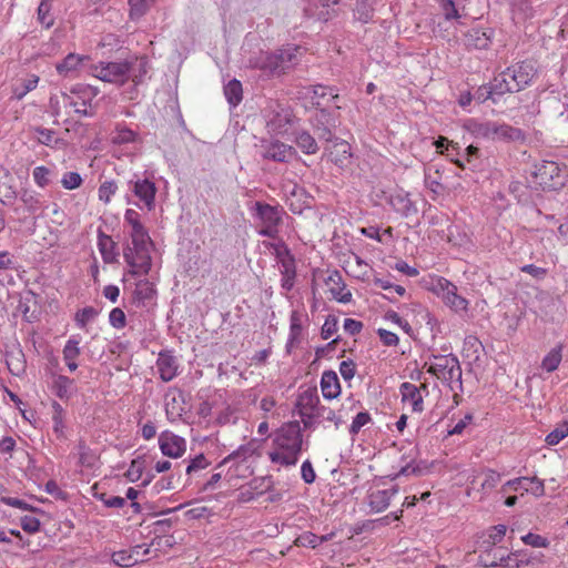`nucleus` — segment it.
<instances>
[{
	"mask_svg": "<svg viewBox=\"0 0 568 568\" xmlns=\"http://www.w3.org/2000/svg\"><path fill=\"white\" fill-rule=\"evenodd\" d=\"M459 144H435L437 152L446 155L452 162L464 169L466 162L477 156L478 149L474 144H467L464 152H459Z\"/></svg>",
	"mask_w": 568,
	"mask_h": 568,
	"instance_id": "dca6fc26",
	"label": "nucleus"
},
{
	"mask_svg": "<svg viewBox=\"0 0 568 568\" xmlns=\"http://www.w3.org/2000/svg\"><path fill=\"white\" fill-rule=\"evenodd\" d=\"M344 268L349 275L361 282H367L373 271L372 266L366 261L354 253L345 261Z\"/></svg>",
	"mask_w": 568,
	"mask_h": 568,
	"instance_id": "aec40b11",
	"label": "nucleus"
},
{
	"mask_svg": "<svg viewBox=\"0 0 568 568\" xmlns=\"http://www.w3.org/2000/svg\"><path fill=\"white\" fill-rule=\"evenodd\" d=\"M77 449L80 466L92 469L98 465V455L83 440L79 442Z\"/></svg>",
	"mask_w": 568,
	"mask_h": 568,
	"instance_id": "c9c22d12",
	"label": "nucleus"
},
{
	"mask_svg": "<svg viewBox=\"0 0 568 568\" xmlns=\"http://www.w3.org/2000/svg\"><path fill=\"white\" fill-rule=\"evenodd\" d=\"M337 318L335 316H328L321 331V335L323 339H328L337 332Z\"/></svg>",
	"mask_w": 568,
	"mask_h": 568,
	"instance_id": "69168bd1",
	"label": "nucleus"
},
{
	"mask_svg": "<svg viewBox=\"0 0 568 568\" xmlns=\"http://www.w3.org/2000/svg\"><path fill=\"white\" fill-rule=\"evenodd\" d=\"M325 285L327 286L333 300L343 304L352 302V292L347 290L342 274L338 271H333L327 275Z\"/></svg>",
	"mask_w": 568,
	"mask_h": 568,
	"instance_id": "a211bd4d",
	"label": "nucleus"
},
{
	"mask_svg": "<svg viewBox=\"0 0 568 568\" xmlns=\"http://www.w3.org/2000/svg\"><path fill=\"white\" fill-rule=\"evenodd\" d=\"M130 68V78L135 84L143 83L151 69L148 58L141 57L128 61Z\"/></svg>",
	"mask_w": 568,
	"mask_h": 568,
	"instance_id": "c85d7f7f",
	"label": "nucleus"
},
{
	"mask_svg": "<svg viewBox=\"0 0 568 568\" xmlns=\"http://www.w3.org/2000/svg\"><path fill=\"white\" fill-rule=\"evenodd\" d=\"M242 92V84L237 80H232L224 87V94L232 105H237L241 102Z\"/></svg>",
	"mask_w": 568,
	"mask_h": 568,
	"instance_id": "c03bdc74",
	"label": "nucleus"
},
{
	"mask_svg": "<svg viewBox=\"0 0 568 568\" xmlns=\"http://www.w3.org/2000/svg\"><path fill=\"white\" fill-rule=\"evenodd\" d=\"M561 345L550 349L541 362V367L548 373L556 371L561 362Z\"/></svg>",
	"mask_w": 568,
	"mask_h": 568,
	"instance_id": "79ce46f5",
	"label": "nucleus"
},
{
	"mask_svg": "<svg viewBox=\"0 0 568 568\" xmlns=\"http://www.w3.org/2000/svg\"><path fill=\"white\" fill-rule=\"evenodd\" d=\"M462 129L464 140H507L518 141L521 139V131L507 124L497 122H480L475 119L464 121Z\"/></svg>",
	"mask_w": 568,
	"mask_h": 568,
	"instance_id": "7ed1b4c3",
	"label": "nucleus"
},
{
	"mask_svg": "<svg viewBox=\"0 0 568 568\" xmlns=\"http://www.w3.org/2000/svg\"><path fill=\"white\" fill-rule=\"evenodd\" d=\"M399 393L402 396V402L409 403L412 406V410L415 413H422L424 410V398L420 392L415 384L405 382L399 386Z\"/></svg>",
	"mask_w": 568,
	"mask_h": 568,
	"instance_id": "4be33fe9",
	"label": "nucleus"
},
{
	"mask_svg": "<svg viewBox=\"0 0 568 568\" xmlns=\"http://www.w3.org/2000/svg\"><path fill=\"white\" fill-rule=\"evenodd\" d=\"M320 403L316 388H307L298 395L296 406L305 427H310L313 424L314 412Z\"/></svg>",
	"mask_w": 568,
	"mask_h": 568,
	"instance_id": "ddd939ff",
	"label": "nucleus"
},
{
	"mask_svg": "<svg viewBox=\"0 0 568 568\" xmlns=\"http://www.w3.org/2000/svg\"><path fill=\"white\" fill-rule=\"evenodd\" d=\"M313 134L303 133L302 142H315L316 140L331 142L333 139L332 129L336 128V119L325 109L315 112L312 119Z\"/></svg>",
	"mask_w": 568,
	"mask_h": 568,
	"instance_id": "9b49d317",
	"label": "nucleus"
},
{
	"mask_svg": "<svg viewBox=\"0 0 568 568\" xmlns=\"http://www.w3.org/2000/svg\"><path fill=\"white\" fill-rule=\"evenodd\" d=\"M263 155L277 162H288L295 156V150L290 144H267Z\"/></svg>",
	"mask_w": 568,
	"mask_h": 568,
	"instance_id": "7c9ffc66",
	"label": "nucleus"
},
{
	"mask_svg": "<svg viewBox=\"0 0 568 568\" xmlns=\"http://www.w3.org/2000/svg\"><path fill=\"white\" fill-rule=\"evenodd\" d=\"M312 99L314 100V104L321 105V100L325 98H332L336 99L338 94L335 92V90L331 87L325 85H315L312 88Z\"/></svg>",
	"mask_w": 568,
	"mask_h": 568,
	"instance_id": "603ef678",
	"label": "nucleus"
},
{
	"mask_svg": "<svg viewBox=\"0 0 568 568\" xmlns=\"http://www.w3.org/2000/svg\"><path fill=\"white\" fill-rule=\"evenodd\" d=\"M425 287L439 297L443 303L453 312L466 313L469 308V301L458 294L457 286L449 280L439 275H428L425 280Z\"/></svg>",
	"mask_w": 568,
	"mask_h": 568,
	"instance_id": "39448f33",
	"label": "nucleus"
},
{
	"mask_svg": "<svg viewBox=\"0 0 568 568\" xmlns=\"http://www.w3.org/2000/svg\"><path fill=\"white\" fill-rule=\"evenodd\" d=\"M118 190V185L114 181H105L103 182L98 191L99 200L109 203L111 197L115 194Z\"/></svg>",
	"mask_w": 568,
	"mask_h": 568,
	"instance_id": "4d7b16f0",
	"label": "nucleus"
},
{
	"mask_svg": "<svg viewBox=\"0 0 568 568\" xmlns=\"http://www.w3.org/2000/svg\"><path fill=\"white\" fill-rule=\"evenodd\" d=\"M153 244H128L123 257L132 276L148 275L152 267L151 250Z\"/></svg>",
	"mask_w": 568,
	"mask_h": 568,
	"instance_id": "6e6552de",
	"label": "nucleus"
},
{
	"mask_svg": "<svg viewBox=\"0 0 568 568\" xmlns=\"http://www.w3.org/2000/svg\"><path fill=\"white\" fill-rule=\"evenodd\" d=\"M150 554V546L148 545H136L130 549H122L119 551H114L112 554V562L115 566L122 568L132 567L140 561H143V558Z\"/></svg>",
	"mask_w": 568,
	"mask_h": 568,
	"instance_id": "2eb2a0df",
	"label": "nucleus"
},
{
	"mask_svg": "<svg viewBox=\"0 0 568 568\" xmlns=\"http://www.w3.org/2000/svg\"><path fill=\"white\" fill-rule=\"evenodd\" d=\"M90 73L103 82L123 85L130 78V68L128 61H102L91 65Z\"/></svg>",
	"mask_w": 568,
	"mask_h": 568,
	"instance_id": "9d476101",
	"label": "nucleus"
},
{
	"mask_svg": "<svg viewBox=\"0 0 568 568\" xmlns=\"http://www.w3.org/2000/svg\"><path fill=\"white\" fill-rule=\"evenodd\" d=\"M438 1L446 20L458 19L460 17L458 11V6L460 4L459 2H455V0Z\"/></svg>",
	"mask_w": 568,
	"mask_h": 568,
	"instance_id": "6e6d98bb",
	"label": "nucleus"
},
{
	"mask_svg": "<svg viewBox=\"0 0 568 568\" xmlns=\"http://www.w3.org/2000/svg\"><path fill=\"white\" fill-rule=\"evenodd\" d=\"M161 453L170 458H180L186 452V440L171 430H164L159 436Z\"/></svg>",
	"mask_w": 568,
	"mask_h": 568,
	"instance_id": "4468645a",
	"label": "nucleus"
},
{
	"mask_svg": "<svg viewBox=\"0 0 568 568\" xmlns=\"http://www.w3.org/2000/svg\"><path fill=\"white\" fill-rule=\"evenodd\" d=\"M61 184L67 190H75L81 186L82 178L77 172H65L61 179Z\"/></svg>",
	"mask_w": 568,
	"mask_h": 568,
	"instance_id": "052dcab7",
	"label": "nucleus"
},
{
	"mask_svg": "<svg viewBox=\"0 0 568 568\" xmlns=\"http://www.w3.org/2000/svg\"><path fill=\"white\" fill-rule=\"evenodd\" d=\"M339 0H316L314 3L310 4V7L305 8V14L310 18H316L322 21H327L331 17V7L332 12H335L334 7L338 4Z\"/></svg>",
	"mask_w": 568,
	"mask_h": 568,
	"instance_id": "393cba45",
	"label": "nucleus"
},
{
	"mask_svg": "<svg viewBox=\"0 0 568 568\" xmlns=\"http://www.w3.org/2000/svg\"><path fill=\"white\" fill-rule=\"evenodd\" d=\"M143 471L144 460L142 458H136L131 462L128 470L124 473V476L129 481L135 483L141 479Z\"/></svg>",
	"mask_w": 568,
	"mask_h": 568,
	"instance_id": "8fccbe9b",
	"label": "nucleus"
},
{
	"mask_svg": "<svg viewBox=\"0 0 568 568\" xmlns=\"http://www.w3.org/2000/svg\"><path fill=\"white\" fill-rule=\"evenodd\" d=\"M351 156L349 144H333L328 152L329 160L341 168L349 163Z\"/></svg>",
	"mask_w": 568,
	"mask_h": 568,
	"instance_id": "e433bc0d",
	"label": "nucleus"
},
{
	"mask_svg": "<svg viewBox=\"0 0 568 568\" xmlns=\"http://www.w3.org/2000/svg\"><path fill=\"white\" fill-rule=\"evenodd\" d=\"M535 75L536 69L530 61L517 62L495 77L490 87L484 89L486 98L519 92L530 85Z\"/></svg>",
	"mask_w": 568,
	"mask_h": 568,
	"instance_id": "f03ea898",
	"label": "nucleus"
},
{
	"mask_svg": "<svg viewBox=\"0 0 568 568\" xmlns=\"http://www.w3.org/2000/svg\"><path fill=\"white\" fill-rule=\"evenodd\" d=\"M52 408V429L58 439L67 438V427L64 423L65 412L64 408L58 403L53 402L51 404Z\"/></svg>",
	"mask_w": 568,
	"mask_h": 568,
	"instance_id": "72a5a7b5",
	"label": "nucleus"
},
{
	"mask_svg": "<svg viewBox=\"0 0 568 568\" xmlns=\"http://www.w3.org/2000/svg\"><path fill=\"white\" fill-rule=\"evenodd\" d=\"M210 466V462L206 459V457L203 454H200L195 456L193 459H191L190 464L186 467V474H192L194 471H199L202 469H205Z\"/></svg>",
	"mask_w": 568,
	"mask_h": 568,
	"instance_id": "0e129e2a",
	"label": "nucleus"
},
{
	"mask_svg": "<svg viewBox=\"0 0 568 568\" xmlns=\"http://www.w3.org/2000/svg\"><path fill=\"white\" fill-rule=\"evenodd\" d=\"M302 54L297 45H286L275 52H261L251 59L253 68L261 70L266 75H278L291 69Z\"/></svg>",
	"mask_w": 568,
	"mask_h": 568,
	"instance_id": "20e7f679",
	"label": "nucleus"
},
{
	"mask_svg": "<svg viewBox=\"0 0 568 568\" xmlns=\"http://www.w3.org/2000/svg\"><path fill=\"white\" fill-rule=\"evenodd\" d=\"M398 489L392 487L388 489L375 490L369 495V506L376 513L384 511L390 504L392 498L397 494Z\"/></svg>",
	"mask_w": 568,
	"mask_h": 568,
	"instance_id": "cd10ccee",
	"label": "nucleus"
},
{
	"mask_svg": "<svg viewBox=\"0 0 568 568\" xmlns=\"http://www.w3.org/2000/svg\"><path fill=\"white\" fill-rule=\"evenodd\" d=\"M493 31L490 29L471 28L464 37V43L469 49H487L491 43Z\"/></svg>",
	"mask_w": 568,
	"mask_h": 568,
	"instance_id": "412c9836",
	"label": "nucleus"
},
{
	"mask_svg": "<svg viewBox=\"0 0 568 568\" xmlns=\"http://www.w3.org/2000/svg\"><path fill=\"white\" fill-rule=\"evenodd\" d=\"M267 131L274 135L285 134L292 126L293 115L290 108L277 102L270 101L264 109Z\"/></svg>",
	"mask_w": 568,
	"mask_h": 568,
	"instance_id": "1a4fd4ad",
	"label": "nucleus"
},
{
	"mask_svg": "<svg viewBox=\"0 0 568 568\" xmlns=\"http://www.w3.org/2000/svg\"><path fill=\"white\" fill-rule=\"evenodd\" d=\"M528 481V477H519L511 480H508L503 486V491L514 490V491H521V494L529 491V488L525 486V484Z\"/></svg>",
	"mask_w": 568,
	"mask_h": 568,
	"instance_id": "e2e57ef3",
	"label": "nucleus"
},
{
	"mask_svg": "<svg viewBox=\"0 0 568 568\" xmlns=\"http://www.w3.org/2000/svg\"><path fill=\"white\" fill-rule=\"evenodd\" d=\"M303 429L300 422L284 423L273 434L267 456L272 464L290 468L297 464L303 449Z\"/></svg>",
	"mask_w": 568,
	"mask_h": 568,
	"instance_id": "f257e3e1",
	"label": "nucleus"
},
{
	"mask_svg": "<svg viewBox=\"0 0 568 568\" xmlns=\"http://www.w3.org/2000/svg\"><path fill=\"white\" fill-rule=\"evenodd\" d=\"M98 248L104 263L112 264L118 261L116 243L110 235L101 231L98 233Z\"/></svg>",
	"mask_w": 568,
	"mask_h": 568,
	"instance_id": "b1692460",
	"label": "nucleus"
},
{
	"mask_svg": "<svg viewBox=\"0 0 568 568\" xmlns=\"http://www.w3.org/2000/svg\"><path fill=\"white\" fill-rule=\"evenodd\" d=\"M427 373L434 375L453 388L454 383L462 384V368L458 358L454 354L433 355L429 363H425Z\"/></svg>",
	"mask_w": 568,
	"mask_h": 568,
	"instance_id": "423d86ee",
	"label": "nucleus"
},
{
	"mask_svg": "<svg viewBox=\"0 0 568 568\" xmlns=\"http://www.w3.org/2000/svg\"><path fill=\"white\" fill-rule=\"evenodd\" d=\"M38 83L39 77L36 74H30L27 78L22 79L20 83L16 84L13 88L14 98L21 100L27 93L34 90Z\"/></svg>",
	"mask_w": 568,
	"mask_h": 568,
	"instance_id": "ea45409f",
	"label": "nucleus"
},
{
	"mask_svg": "<svg viewBox=\"0 0 568 568\" xmlns=\"http://www.w3.org/2000/svg\"><path fill=\"white\" fill-rule=\"evenodd\" d=\"M80 341L75 337H70L62 351L63 361L70 372H74L78 368L77 359L81 354Z\"/></svg>",
	"mask_w": 568,
	"mask_h": 568,
	"instance_id": "2f4dec72",
	"label": "nucleus"
},
{
	"mask_svg": "<svg viewBox=\"0 0 568 568\" xmlns=\"http://www.w3.org/2000/svg\"><path fill=\"white\" fill-rule=\"evenodd\" d=\"M314 420H326L338 426L341 418L336 415L335 410L324 406L320 403L316 410L314 412Z\"/></svg>",
	"mask_w": 568,
	"mask_h": 568,
	"instance_id": "09e8293b",
	"label": "nucleus"
},
{
	"mask_svg": "<svg viewBox=\"0 0 568 568\" xmlns=\"http://www.w3.org/2000/svg\"><path fill=\"white\" fill-rule=\"evenodd\" d=\"M568 436V422L565 420L559 424L552 432H550L545 442L548 446H555Z\"/></svg>",
	"mask_w": 568,
	"mask_h": 568,
	"instance_id": "de8ad7c7",
	"label": "nucleus"
},
{
	"mask_svg": "<svg viewBox=\"0 0 568 568\" xmlns=\"http://www.w3.org/2000/svg\"><path fill=\"white\" fill-rule=\"evenodd\" d=\"M87 59L74 53L68 54L62 62L57 64V71L59 74L67 75L69 72L74 71L78 67Z\"/></svg>",
	"mask_w": 568,
	"mask_h": 568,
	"instance_id": "a19ab883",
	"label": "nucleus"
},
{
	"mask_svg": "<svg viewBox=\"0 0 568 568\" xmlns=\"http://www.w3.org/2000/svg\"><path fill=\"white\" fill-rule=\"evenodd\" d=\"M155 0H129L130 18L135 20L143 17Z\"/></svg>",
	"mask_w": 568,
	"mask_h": 568,
	"instance_id": "a18cd8bd",
	"label": "nucleus"
},
{
	"mask_svg": "<svg viewBox=\"0 0 568 568\" xmlns=\"http://www.w3.org/2000/svg\"><path fill=\"white\" fill-rule=\"evenodd\" d=\"M507 560H509V558H504V555H499L498 550L495 549L485 550L479 555V564L485 568H519V562L509 564Z\"/></svg>",
	"mask_w": 568,
	"mask_h": 568,
	"instance_id": "bb28decb",
	"label": "nucleus"
},
{
	"mask_svg": "<svg viewBox=\"0 0 568 568\" xmlns=\"http://www.w3.org/2000/svg\"><path fill=\"white\" fill-rule=\"evenodd\" d=\"M110 325L116 329H122L126 325V316L122 308L115 307L109 314Z\"/></svg>",
	"mask_w": 568,
	"mask_h": 568,
	"instance_id": "bf43d9fd",
	"label": "nucleus"
},
{
	"mask_svg": "<svg viewBox=\"0 0 568 568\" xmlns=\"http://www.w3.org/2000/svg\"><path fill=\"white\" fill-rule=\"evenodd\" d=\"M114 133L115 135L112 136L111 142H134L138 139L134 130L125 124H116Z\"/></svg>",
	"mask_w": 568,
	"mask_h": 568,
	"instance_id": "49530a36",
	"label": "nucleus"
},
{
	"mask_svg": "<svg viewBox=\"0 0 568 568\" xmlns=\"http://www.w3.org/2000/svg\"><path fill=\"white\" fill-rule=\"evenodd\" d=\"M63 104L65 108H71L75 113L87 115V102L84 100L78 101L73 95L63 93L62 94Z\"/></svg>",
	"mask_w": 568,
	"mask_h": 568,
	"instance_id": "864d4df0",
	"label": "nucleus"
},
{
	"mask_svg": "<svg viewBox=\"0 0 568 568\" xmlns=\"http://www.w3.org/2000/svg\"><path fill=\"white\" fill-rule=\"evenodd\" d=\"M521 540L524 544L532 547L546 548L549 545L548 540L545 537L532 532L523 536Z\"/></svg>",
	"mask_w": 568,
	"mask_h": 568,
	"instance_id": "774afa93",
	"label": "nucleus"
},
{
	"mask_svg": "<svg viewBox=\"0 0 568 568\" xmlns=\"http://www.w3.org/2000/svg\"><path fill=\"white\" fill-rule=\"evenodd\" d=\"M33 180L40 187H45L50 183L51 171L41 165L36 166L32 172Z\"/></svg>",
	"mask_w": 568,
	"mask_h": 568,
	"instance_id": "13d9d810",
	"label": "nucleus"
},
{
	"mask_svg": "<svg viewBox=\"0 0 568 568\" xmlns=\"http://www.w3.org/2000/svg\"><path fill=\"white\" fill-rule=\"evenodd\" d=\"M185 413L182 393H168L165 396V414L170 422H175Z\"/></svg>",
	"mask_w": 568,
	"mask_h": 568,
	"instance_id": "a878e982",
	"label": "nucleus"
},
{
	"mask_svg": "<svg viewBox=\"0 0 568 568\" xmlns=\"http://www.w3.org/2000/svg\"><path fill=\"white\" fill-rule=\"evenodd\" d=\"M21 528L28 534H34L40 530V521L33 516H23L20 519Z\"/></svg>",
	"mask_w": 568,
	"mask_h": 568,
	"instance_id": "338daca9",
	"label": "nucleus"
},
{
	"mask_svg": "<svg viewBox=\"0 0 568 568\" xmlns=\"http://www.w3.org/2000/svg\"><path fill=\"white\" fill-rule=\"evenodd\" d=\"M73 381L64 375H59L54 378L52 392L60 399H69L72 394Z\"/></svg>",
	"mask_w": 568,
	"mask_h": 568,
	"instance_id": "4c0bfd02",
	"label": "nucleus"
},
{
	"mask_svg": "<svg viewBox=\"0 0 568 568\" xmlns=\"http://www.w3.org/2000/svg\"><path fill=\"white\" fill-rule=\"evenodd\" d=\"M51 0H42L38 7L37 19L45 28L53 24V18L50 16Z\"/></svg>",
	"mask_w": 568,
	"mask_h": 568,
	"instance_id": "3c124183",
	"label": "nucleus"
},
{
	"mask_svg": "<svg viewBox=\"0 0 568 568\" xmlns=\"http://www.w3.org/2000/svg\"><path fill=\"white\" fill-rule=\"evenodd\" d=\"M98 315V312L92 306H87L75 314V323L80 328H84L87 324Z\"/></svg>",
	"mask_w": 568,
	"mask_h": 568,
	"instance_id": "5fc2aeb1",
	"label": "nucleus"
},
{
	"mask_svg": "<svg viewBox=\"0 0 568 568\" xmlns=\"http://www.w3.org/2000/svg\"><path fill=\"white\" fill-rule=\"evenodd\" d=\"M257 217L261 222L258 234L271 239H276L278 225L282 222L281 211L270 204L255 203Z\"/></svg>",
	"mask_w": 568,
	"mask_h": 568,
	"instance_id": "f8f14e48",
	"label": "nucleus"
},
{
	"mask_svg": "<svg viewBox=\"0 0 568 568\" xmlns=\"http://www.w3.org/2000/svg\"><path fill=\"white\" fill-rule=\"evenodd\" d=\"M155 185L149 180L138 181L134 184V194L144 202L149 210L154 205Z\"/></svg>",
	"mask_w": 568,
	"mask_h": 568,
	"instance_id": "473e14b6",
	"label": "nucleus"
},
{
	"mask_svg": "<svg viewBox=\"0 0 568 568\" xmlns=\"http://www.w3.org/2000/svg\"><path fill=\"white\" fill-rule=\"evenodd\" d=\"M124 223L130 227L129 235L148 232L141 221L140 213L133 209H128L125 211Z\"/></svg>",
	"mask_w": 568,
	"mask_h": 568,
	"instance_id": "58836bf2",
	"label": "nucleus"
},
{
	"mask_svg": "<svg viewBox=\"0 0 568 568\" xmlns=\"http://www.w3.org/2000/svg\"><path fill=\"white\" fill-rule=\"evenodd\" d=\"M133 300L138 303H144L152 300L156 295L155 286L146 278L139 280L133 290Z\"/></svg>",
	"mask_w": 568,
	"mask_h": 568,
	"instance_id": "f704fd0d",
	"label": "nucleus"
},
{
	"mask_svg": "<svg viewBox=\"0 0 568 568\" xmlns=\"http://www.w3.org/2000/svg\"><path fill=\"white\" fill-rule=\"evenodd\" d=\"M304 317L305 314L303 312L292 311L290 316V335L287 341V348L294 347L301 342Z\"/></svg>",
	"mask_w": 568,
	"mask_h": 568,
	"instance_id": "c756f323",
	"label": "nucleus"
},
{
	"mask_svg": "<svg viewBox=\"0 0 568 568\" xmlns=\"http://www.w3.org/2000/svg\"><path fill=\"white\" fill-rule=\"evenodd\" d=\"M506 531H507L506 525L500 524V525L493 526L488 531L487 542L490 545L499 544L504 539Z\"/></svg>",
	"mask_w": 568,
	"mask_h": 568,
	"instance_id": "680f3d73",
	"label": "nucleus"
},
{
	"mask_svg": "<svg viewBox=\"0 0 568 568\" xmlns=\"http://www.w3.org/2000/svg\"><path fill=\"white\" fill-rule=\"evenodd\" d=\"M327 540V536H317L311 531H305L295 539L294 544L298 547L316 548L317 546Z\"/></svg>",
	"mask_w": 568,
	"mask_h": 568,
	"instance_id": "37998d69",
	"label": "nucleus"
},
{
	"mask_svg": "<svg viewBox=\"0 0 568 568\" xmlns=\"http://www.w3.org/2000/svg\"><path fill=\"white\" fill-rule=\"evenodd\" d=\"M501 480V475L493 469H484L474 476L470 481L468 495L471 490L481 494V497L488 495Z\"/></svg>",
	"mask_w": 568,
	"mask_h": 568,
	"instance_id": "f3484780",
	"label": "nucleus"
},
{
	"mask_svg": "<svg viewBox=\"0 0 568 568\" xmlns=\"http://www.w3.org/2000/svg\"><path fill=\"white\" fill-rule=\"evenodd\" d=\"M322 395L326 399H335L341 395L342 388L337 374L334 371H325L321 377Z\"/></svg>",
	"mask_w": 568,
	"mask_h": 568,
	"instance_id": "5701e85b",
	"label": "nucleus"
},
{
	"mask_svg": "<svg viewBox=\"0 0 568 568\" xmlns=\"http://www.w3.org/2000/svg\"><path fill=\"white\" fill-rule=\"evenodd\" d=\"M532 178L542 190H557L566 183V168L555 161L544 160L535 165Z\"/></svg>",
	"mask_w": 568,
	"mask_h": 568,
	"instance_id": "0eeeda50",
	"label": "nucleus"
},
{
	"mask_svg": "<svg viewBox=\"0 0 568 568\" xmlns=\"http://www.w3.org/2000/svg\"><path fill=\"white\" fill-rule=\"evenodd\" d=\"M156 369L163 382H171L179 374V363L170 352H161L156 359Z\"/></svg>",
	"mask_w": 568,
	"mask_h": 568,
	"instance_id": "6ab92c4d",
	"label": "nucleus"
}]
</instances>
